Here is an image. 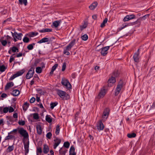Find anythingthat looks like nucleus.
<instances>
[{"label":"nucleus","instance_id":"18","mask_svg":"<svg viewBox=\"0 0 155 155\" xmlns=\"http://www.w3.org/2000/svg\"><path fill=\"white\" fill-rule=\"evenodd\" d=\"M36 128L38 134L39 135H41V134L42 131L41 125L39 124L37 125L36 126Z\"/></svg>","mask_w":155,"mask_h":155},{"label":"nucleus","instance_id":"23","mask_svg":"<svg viewBox=\"0 0 155 155\" xmlns=\"http://www.w3.org/2000/svg\"><path fill=\"white\" fill-rule=\"evenodd\" d=\"M29 104L27 102H25L22 106L23 110L24 111H25L27 110L29 107Z\"/></svg>","mask_w":155,"mask_h":155},{"label":"nucleus","instance_id":"22","mask_svg":"<svg viewBox=\"0 0 155 155\" xmlns=\"http://www.w3.org/2000/svg\"><path fill=\"white\" fill-rule=\"evenodd\" d=\"M116 81L115 78L113 76L111 77L108 79V82L109 83H114Z\"/></svg>","mask_w":155,"mask_h":155},{"label":"nucleus","instance_id":"6","mask_svg":"<svg viewBox=\"0 0 155 155\" xmlns=\"http://www.w3.org/2000/svg\"><path fill=\"white\" fill-rule=\"evenodd\" d=\"M110 110L108 108H106L104 110L102 116L103 120H106L109 114Z\"/></svg>","mask_w":155,"mask_h":155},{"label":"nucleus","instance_id":"16","mask_svg":"<svg viewBox=\"0 0 155 155\" xmlns=\"http://www.w3.org/2000/svg\"><path fill=\"white\" fill-rule=\"evenodd\" d=\"M56 91L57 92L58 95L61 98L63 96L65 92V91L60 90L59 89H56Z\"/></svg>","mask_w":155,"mask_h":155},{"label":"nucleus","instance_id":"11","mask_svg":"<svg viewBox=\"0 0 155 155\" xmlns=\"http://www.w3.org/2000/svg\"><path fill=\"white\" fill-rule=\"evenodd\" d=\"M76 40L74 39L72 40L69 44L66 47V48L64 50L69 51H70L71 48L75 45Z\"/></svg>","mask_w":155,"mask_h":155},{"label":"nucleus","instance_id":"36","mask_svg":"<svg viewBox=\"0 0 155 155\" xmlns=\"http://www.w3.org/2000/svg\"><path fill=\"white\" fill-rule=\"evenodd\" d=\"M35 43H33L28 45L27 48L29 50H32L34 48V46L35 45Z\"/></svg>","mask_w":155,"mask_h":155},{"label":"nucleus","instance_id":"31","mask_svg":"<svg viewBox=\"0 0 155 155\" xmlns=\"http://www.w3.org/2000/svg\"><path fill=\"white\" fill-rule=\"evenodd\" d=\"M46 120L49 123H51L52 121V119L50 115H47L45 117Z\"/></svg>","mask_w":155,"mask_h":155},{"label":"nucleus","instance_id":"39","mask_svg":"<svg viewBox=\"0 0 155 155\" xmlns=\"http://www.w3.org/2000/svg\"><path fill=\"white\" fill-rule=\"evenodd\" d=\"M136 134L134 133L131 134H127V137L129 138L135 137H136Z\"/></svg>","mask_w":155,"mask_h":155},{"label":"nucleus","instance_id":"2","mask_svg":"<svg viewBox=\"0 0 155 155\" xmlns=\"http://www.w3.org/2000/svg\"><path fill=\"white\" fill-rule=\"evenodd\" d=\"M126 83L125 81L122 79L120 80L119 81L115 91V95L117 96L120 93L121 88L125 86Z\"/></svg>","mask_w":155,"mask_h":155},{"label":"nucleus","instance_id":"44","mask_svg":"<svg viewBox=\"0 0 155 155\" xmlns=\"http://www.w3.org/2000/svg\"><path fill=\"white\" fill-rule=\"evenodd\" d=\"M7 68L4 65L0 66V71L2 72H3Z\"/></svg>","mask_w":155,"mask_h":155},{"label":"nucleus","instance_id":"34","mask_svg":"<svg viewBox=\"0 0 155 155\" xmlns=\"http://www.w3.org/2000/svg\"><path fill=\"white\" fill-rule=\"evenodd\" d=\"M19 4L21 5L24 4L26 6L27 4V0H18Z\"/></svg>","mask_w":155,"mask_h":155},{"label":"nucleus","instance_id":"41","mask_svg":"<svg viewBox=\"0 0 155 155\" xmlns=\"http://www.w3.org/2000/svg\"><path fill=\"white\" fill-rule=\"evenodd\" d=\"M27 36H25L24 37L23 39V41L25 43H28L30 41V39L29 38L27 37Z\"/></svg>","mask_w":155,"mask_h":155},{"label":"nucleus","instance_id":"8","mask_svg":"<svg viewBox=\"0 0 155 155\" xmlns=\"http://www.w3.org/2000/svg\"><path fill=\"white\" fill-rule=\"evenodd\" d=\"M24 140L23 139V143L25 148V155H27L29 152V141H28L26 143H25Z\"/></svg>","mask_w":155,"mask_h":155},{"label":"nucleus","instance_id":"10","mask_svg":"<svg viewBox=\"0 0 155 155\" xmlns=\"http://www.w3.org/2000/svg\"><path fill=\"white\" fill-rule=\"evenodd\" d=\"M76 40L74 39L72 40L69 44L66 47V48L64 50L69 51H70L71 48L75 45Z\"/></svg>","mask_w":155,"mask_h":155},{"label":"nucleus","instance_id":"45","mask_svg":"<svg viewBox=\"0 0 155 155\" xmlns=\"http://www.w3.org/2000/svg\"><path fill=\"white\" fill-rule=\"evenodd\" d=\"M14 137H15L14 136L8 135L5 137V140L10 139H12Z\"/></svg>","mask_w":155,"mask_h":155},{"label":"nucleus","instance_id":"21","mask_svg":"<svg viewBox=\"0 0 155 155\" xmlns=\"http://www.w3.org/2000/svg\"><path fill=\"white\" fill-rule=\"evenodd\" d=\"M39 32L40 33H44L46 32H51L52 31V29L49 28L43 29L42 30H38Z\"/></svg>","mask_w":155,"mask_h":155},{"label":"nucleus","instance_id":"46","mask_svg":"<svg viewBox=\"0 0 155 155\" xmlns=\"http://www.w3.org/2000/svg\"><path fill=\"white\" fill-rule=\"evenodd\" d=\"M0 42L1 43L2 45L4 46H6L7 43V41L6 40H4L0 39Z\"/></svg>","mask_w":155,"mask_h":155},{"label":"nucleus","instance_id":"51","mask_svg":"<svg viewBox=\"0 0 155 155\" xmlns=\"http://www.w3.org/2000/svg\"><path fill=\"white\" fill-rule=\"evenodd\" d=\"M33 118L35 120L38 119L39 118L38 114L37 113H35L33 114Z\"/></svg>","mask_w":155,"mask_h":155},{"label":"nucleus","instance_id":"52","mask_svg":"<svg viewBox=\"0 0 155 155\" xmlns=\"http://www.w3.org/2000/svg\"><path fill=\"white\" fill-rule=\"evenodd\" d=\"M10 83H11L9 82V83H8L6 84V86H5V90L8 89L11 87Z\"/></svg>","mask_w":155,"mask_h":155},{"label":"nucleus","instance_id":"57","mask_svg":"<svg viewBox=\"0 0 155 155\" xmlns=\"http://www.w3.org/2000/svg\"><path fill=\"white\" fill-rule=\"evenodd\" d=\"M15 54H14L10 56V58L9 59V62L11 63L12 61H13L15 60V57H13V56L15 55Z\"/></svg>","mask_w":155,"mask_h":155},{"label":"nucleus","instance_id":"28","mask_svg":"<svg viewBox=\"0 0 155 155\" xmlns=\"http://www.w3.org/2000/svg\"><path fill=\"white\" fill-rule=\"evenodd\" d=\"M25 72V70L24 69L18 71L15 74L16 77H18L22 75Z\"/></svg>","mask_w":155,"mask_h":155},{"label":"nucleus","instance_id":"50","mask_svg":"<svg viewBox=\"0 0 155 155\" xmlns=\"http://www.w3.org/2000/svg\"><path fill=\"white\" fill-rule=\"evenodd\" d=\"M82 40L84 41H86L88 39V36L87 34H84L81 37Z\"/></svg>","mask_w":155,"mask_h":155},{"label":"nucleus","instance_id":"4","mask_svg":"<svg viewBox=\"0 0 155 155\" xmlns=\"http://www.w3.org/2000/svg\"><path fill=\"white\" fill-rule=\"evenodd\" d=\"M114 44L110 46H107L103 47L97 51H99L100 50H101V55L105 56L108 53L107 51L109 49L110 47L112 46Z\"/></svg>","mask_w":155,"mask_h":155},{"label":"nucleus","instance_id":"9","mask_svg":"<svg viewBox=\"0 0 155 155\" xmlns=\"http://www.w3.org/2000/svg\"><path fill=\"white\" fill-rule=\"evenodd\" d=\"M136 18V16L134 14L127 15L124 17L123 19L124 22L128 21L130 20L134 19Z\"/></svg>","mask_w":155,"mask_h":155},{"label":"nucleus","instance_id":"33","mask_svg":"<svg viewBox=\"0 0 155 155\" xmlns=\"http://www.w3.org/2000/svg\"><path fill=\"white\" fill-rule=\"evenodd\" d=\"M10 49L12 50V51L13 53L18 52L19 51V50L18 48L15 46L10 48Z\"/></svg>","mask_w":155,"mask_h":155},{"label":"nucleus","instance_id":"58","mask_svg":"<svg viewBox=\"0 0 155 155\" xmlns=\"http://www.w3.org/2000/svg\"><path fill=\"white\" fill-rule=\"evenodd\" d=\"M66 68V63L64 62L63 63V65L62 66V70L63 71L65 70Z\"/></svg>","mask_w":155,"mask_h":155},{"label":"nucleus","instance_id":"55","mask_svg":"<svg viewBox=\"0 0 155 155\" xmlns=\"http://www.w3.org/2000/svg\"><path fill=\"white\" fill-rule=\"evenodd\" d=\"M9 110V108L8 107H5L3 109V112L4 113H6L8 112Z\"/></svg>","mask_w":155,"mask_h":155},{"label":"nucleus","instance_id":"42","mask_svg":"<svg viewBox=\"0 0 155 155\" xmlns=\"http://www.w3.org/2000/svg\"><path fill=\"white\" fill-rule=\"evenodd\" d=\"M107 18H105L103 21V22H102V23L101 24V28H103L105 26V24L107 22Z\"/></svg>","mask_w":155,"mask_h":155},{"label":"nucleus","instance_id":"27","mask_svg":"<svg viewBox=\"0 0 155 155\" xmlns=\"http://www.w3.org/2000/svg\"><path fill=\"white\" fill-rule=\"evenodd\" d=\"M88 25V22L87 21H84V24L80 26V28L81 30L82 31Z\"/></svg>","mask_w":155,"mask_h":155},{"label":"nucleus","instance_id":"32","mask_svg":"<svg viewBox=\"0 0 155 155\" xmlns=\"http://www.w3.org/2000/svg\"><path fill=\"white\" fill-rule=\"evenodd\" d=\"M130 26V24H129V23H126L124 24H123L122 25V26H121L120 28H119V29L120 31L121 30L124 28H125V27H127V26Z\"/></svg>","mask_w":155,"mask_h":155},{"label":"nucleus","instance_id":"38","mask_svg":"<svg viewBox=\"0 0 155 155\" xmlns=\"http://www.w3.org/2000/svg\"><path fill=\"white\" fill-rule=\"evenodd\" d=\"M58 104V103L57 102L51 103L50 104V108L51 109H53L55 106L57 105Z\"/></svg>","mask_w":155,"mask_h":155},{"label":"nucleus","instance_id":"25","mask_svg":"<svg viewBox=\"0 0 155 155\" xmlns=\"http://www.w3.org/2000/svg\"><path fill=\"white\" fill-rule=\"evenodd\" d=\"M97 5V2H94L89 6V8L91 10H93L95 8Z\"/></svg>","mask_w":155,"mask_h":155},{"label":"nucleus","instance_id":"37","mask_svg":"<svg viewBox=\"0 0 155 155\" xmlns=\"http://www.w3.org/2000/svg\"><path fill=\"white\" fill-rule=\"evenodd\" d=\"M60 23V21H55L53 23V25L55 28L57 27Z\"/></svg>","mask_w":155,"mask_h":155},{"label":"nucleus","instance_id":"47","mask_svg":"<svg viewBox=\"0 0 155 155\" xmlns=\"http://www.w3.org/2000/svg\"><path fill=\"white\" fill-rule=\"evenodd\" d=\"M70 143L68 141H66L64 142L63 145V146L68 149L69 148L70 146Z\"/></svg>","mask_w":155,"mask_h":155},{"label":"nucleus","instance_id":"61","mask_svg":"<svg viewBox=\"0 0 155 155\" xmlns=\"http://www.w3.org/2000/svg\"><path fill=\"white\" fill-rule=\"evenodd\" d=\"M75 150L74 147L72 145L70 148L69 152H75Z\"/></svg>","mask_w":155,"mask_h":155},{"label":"nucleus","instance_id":"12","mask_svg":"<svg viewBox=\"0 0 155 155\" xmlns=\"http://www.w3.org/2000/svg\"><path fill=\"white\" fill-rule=\"evenodd\" d=\"M12 36L13 37H15L18 40H21V36L23 35L22 33H20L18 34L17 32L15 31L14 33L11 32Z\"/></svg>","mask_w":155,"mask_h":155},{"label":"nucleus","instance_id":"40","mask_svg":"<svg viewBox=\"0 0 155 155\" xmlns=\"http://www.w3.org/2000/svg\"><path fill=\"white\" fill-rule=\"evenodd\" d=\"M35 33L34 32H30L26 34L25 36H28L29 37H33L35 36Z\"/></svg>","mask_w":155,"mask_h":155},{"label":"nucleus","instance_id":"35","mask_svg":"<svg viewBox=\"0 0 155 155\" xmlns=\"http://www.w3.org/2000/svg\"><path fill=\"white\" fill-rule=\"evenodd\" d=\"M149 14H147L142 17L139 18L141 21L145 20L147 18H148L149 17Z\"/></svg>","mask_w":155,"mask_h":155},{"label":"nucleus","instance_id":"19","mask_svg":"<svg viewBox=\"0 0 155 155\" xmlns=\"http://www.w3.org/2000/svg\"><path fill=\"white\" fill-rule=\"evenodd\" d=\"M49 148L48 146L45 144L44 145V147L43 148V152L45 154H47L49 152Z\"/></svg>","mask_w":155,"mask_h":155},{"label":"nucleus","instance_id":"59","mask_svg":"<svg viewBox=\"0 0 155 155\" xmlns=\"http://www.w3.org/2000/svg\"><path fill=\"white\" fill-rule=\"evenodd\" d=\"M42 152V149L41 147H39L37 148V153L38 155V153H41Z\"/></svg>","mask_w":155,"mask_h":155},{"label":"nucleus","instance_id":"29","mask_svg":"<svg viewBox=\"0 0 155 155\" xmlns=\"http://www.w3.org/2000/svg\"><path fill=\"white\" fill-rule=\"evenodd\" d=\"M48 38H44L38 41V43H45L48 42Z\"/></svg>","mask_w":155,"mask_h":155},{"label":"nucleus","instance_id":"30","mask_svg":"<svg viewBox=\"0 0 155 155\" xmlns=\"http://www.w3.org/2000/svg\"><path fill=\"white\" fill-rule=\"evenodd\" d=\"M14 147L13 145L12 146H9L7 149L6 151L7 152L10 153L14 149Z\"/></svg>","mask_w":155,"mask_h":155},{"label":"nucleus","instance_id":"15","mask_svg":"<svg viewBox=\"0 0 155 155\" xmlns=\"http://www.w3.org/2000/svg\"><path fill=\"white\" fill-rule=\"evenodd\" d=\"M105 90L104 89L103 90H101L97 96V98L100 99L101 97H103L105 94Z\"/></svg>","mask_w":155,"mask_h":155},{"label":"nucleus","instance_id":"64","mask_svg":"<svg viewBox=\"0 0 155 155\" xmlns=\"http://www.w3.org/2000/svg\"><path fill=\"white\" fill-rule=\"evenodd\" d=\"M54 39H55V38L54 37H52L49 39L48 38V44H49L50 43H51L52 41V40Z\"/></svg>","mask_w":155,"mask_h":155},{"label":"nucleus","instance_id":"14","mask_svg":"<svg viewBox=\"0 0 155 155\" xmlns=\"http://www.w3.org/2000/svg\"><path fill=\"white\" fill-rule=\"evenodd\" d=\"M55 139L54 140V141L55 142L53 145V148L55 149L56 147L61 143V139L58 138L57 137H55Z\"/></svg>","mask_w":155,"mask_h":155},{"label":"nucleus","instance_id":"17","mask_svg":"<svg viewBox=\"0 0 155 155\" xmlns=\"http://www.w3.org/2000/svg\"><path fill=\"white\" fill-rule=\"evenodd\" d=\"M20 94V91L19 90L17 89L13 90L11 93V95L14 96H18Z\"/></svg>","mask_w":155,"mask_h":155},{"label":"nucleus","instance_id":"24","mask_svg":"<svg viewBox=\"0 0 155 155\" xmlns=\"http://www.w3.org/2000/svg\"><path fill=\"white\" fill-rule=\"evenodd\" d=\"M63 149L62 148L60 149L59 150V153L61 155H65L68 150L66 149H64V150H63Z\"/></svg>","mask_w":155,"mask_h":155},{"label":"nucleus","instance_id":"43","mask_svg":"<svg viewBox=\"0 0 155 155\" xmlns=\"http://www.w3.org/2000/svg\"><path fill=\"white\" fill-rule=\"evenodd\" d=\"M41 67H38L36 68V72L37 73H41L42 71V69Z\"/></svg>","mask_w":155,"mask_h":155},{"label":"nucleus","instance_id":"5","mask_svg":"<svg viewBox=\"0 0 155 155\" xmlns=\"http://www.w3.org/2000/svg\"><path fill=\"white\" fill-rule=\"evenodd\" d=\"M96 127L99 131L103 130L104 128V125L102 123V120H100L97 123Z\"/></svg>","mask_w":155,"mask_h":155},{"label":"nucleus","instance_id":"53","mask_svg":"<svg viewBox=\"0 0 155 155\" xmlns=\"http://www.w3.org/2000/svg\"><path fill=\"white\" fill-rule=\"evenodd\" d=\"M18 123L19 125L21 126H24L25 124V121L22 120H19Z\"/></svg>","mask_w":155,"mask_h":155},{"label":"nucleus","instance_id":"54","mask_svg":"<svg viewBox=\"0 0 155 155\" xmlns=\"http://www.w3.org/2000/svg\"><path fill=\"white\" fill-rule=\"evenodd\" d=\"M52 134L51 132L48 133L46 135V137L49 139H51L52 136Z\"/></svg>","mask_w":155,"mask_h":155},{"label":"nucleus","instance_id":"7","mask_svg":"<svg viewBox=\"0 0 155 155\" xmlns=\"http://www.w3.org/2000/svg\"><path fill=\"white\" fill-rule=\"evenodd\" d=\"M34 73V70L32 68H31L29 70L28 72L26 75V78L27 79H29L31 78Z\"/></svg>","mask_w":155,"mask_h":155},{"label":"nucleus","instance_id":"63","mask_svg":"<svg viewBox=\"0 0 155 155\" xmlns=\"http://www.w3.org/2000/svg\"><path fill=\"white\" fill-rule=\"evenodd\" d=\"M63 53L64 54H66L67 55H69L70 54V52L68 51H67L64 50Z\"/></svg>","mask_w":155,"mask_h":155},{"label":"nucleus","instance_id":"49","mask_svg":"<svg viewBox=\"0 0 155 155\" xmlns=\"http://www.w3.org/2000/svg\"><path fill=\"white\" fill-rule=\"evenodd\" d=\"M41 60L37 58L36 59L35 61L34 64V66H36L37 65V64L39 63L41 61Z\"/></svg>","mask_w":155,"mask_h":155},{"label":"nucleus","instance_id":"20","mask_svg":"<svg viewBox=\"0 0 155 155\" xmlns=\"http://www.w3.org/2000/svg\"><path fill=\"white\" fill-rule=\"evenodd\" d=\"M61 98L63 100H67L69 99L70 96L65 92L63 96Z\"/></svg>","mask_w":155,"mask_h":155},{"label":"nucleus","instance_id":"26","mask_svg":"<svg viewBox=\"0 0 155 155\" xmlns=\"http://www.w3.org/2000/svg\"><path fill=\"white\" fill-rule=\"evenodd\" d=\"M141 21L139 18H138L137 21L133 22L134 25H136V26L139 27L141 24Z\"/></svg>","mask_w":155,"mask_h":155},{"label":"nucleus","instance_id":"1","mask_svg":"<svg viewBox=\"0 0 155 155\" xmlns=\"http://www.w3.org/2000/svg\"><path fill=\"white\" fill-rule=\"evenodd\" d=\"M18 133L23 137V139L28 138V134L27 131L25 130L22 127H18L17 129H14L12 132L15 133H16L17 131Z\"/></svg>","mask_w":155,"mask_h":155},{"label":"nucleus","instance_id":"60","mask_svg":"<svg viewBox=\"0 0 155 155\" xmlns=\"http://www.w3.org/2000/svg\"><path fill=\"white\" fill-rule=\"evenodd\" d=\"M7 118H8V120L11 122H13L14 121L13 117L11 116H7L6 117Z\"/></svg>","mask_w":155,"mask_h":155},{"label":"nucleus","instance_id":"48","mask_svg":"<svg viewBox=\"0 0 155 155\" xmlns=\"http://www.w3.org/2000/svg\"><path fill=\"white\" fill-rule=\"evenodd\" d=\"M60 126L58 125L56 127L55 133L58 135V134L60 132Z\"/></svg>","mask_w":155,"mask_h":155},{"label":"nucleus","instance_id":"62","mask_svg":"<svg viewBox=\"0 0 155 155\" xmlns=\"http://www.w3.org/2000/svg\"><path fill=\"white\" fill-rule=\"evenodd\" d=\"M58 66V64H55L52 67L51 70L54 71L56 68H57Z\"/></svg>","mask_w":155,"mask_h":155},{"label":"nucleus","instance_id":"13","mask_svg":"<svg viewBox=\"0 0 155 155\" xmlns=\"http://www.w3.org/2000/svg\"><path fill=\"white\" fill-rule=\"evenodd\" d=\"M140 54L139 49H138L137 52L135 53L133 57L134 61L136 62H138L139 61V55Z\"/></svg>","mask_w":155,"mask_h":155},{"label":"nucleus","instance_id":"56","mask_svg":"<svg viewBox=\"0 0 155 155\" xmlns=\"http://www.w3.org/2000/svg\"><path fill=\"white\" fill-rule=\"evenodd\" d=\"M119 75V74L118 73L117 71H114L113 72L112 76H113L115 78V77H117Z\"/></svg>","mask_w":155,"mask_h":155},{"label":"nucleus","instance_id":"3","mask_svg":"<svg viewBox=\"0 0 155 155\" xmlns=\"http://www.w3.org/2000/svg\"><path fill=\"white\" fill-rule=\"evenodd\" d=\"M61 83L63 85L65 86L68 90H69L71 89V85L68 80L65 79L64 78H62Z\"/></svg>","mask_w":155,"mask_h":155}]
</instances>
